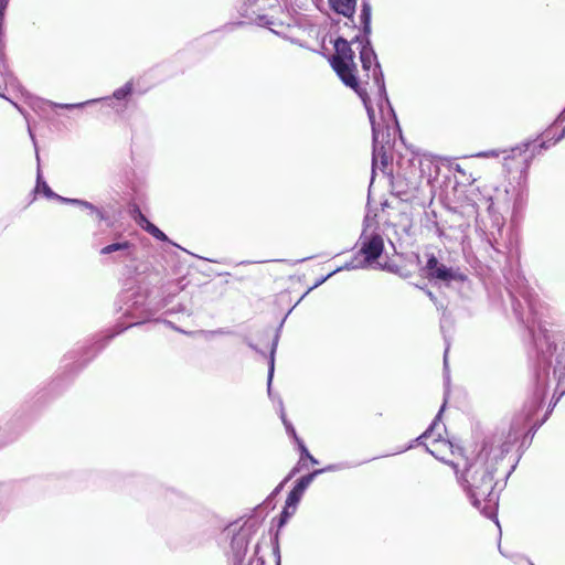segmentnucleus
<instances>
[{
    "mask_svg": "<svg viewBox=\"0 0 565 565\" xmlns=\"http://www.w3.org/2000/svg\"><path fill=\"white\" fill-rule=\"evenodd\" d=\"M547 375L548 373L544 370L543 373H539L536 377V391L534 393L535 407H539L545 398L547 388Z\"/></svg>",
    "mask_w": 565,
    "mask_h": 565,
    "instance_id": "f8f14e48",
    "label": "nucleus"
},
{
    "mask_svg": "<svg viewBox=\"0 0 565 565\" xmlns=\"http://www.w3.org/2000/svg\"><path fill=\"white\" fill-rule=\"evenodd\" d=\"M333 467H328V468H324V469H319V470H315L313 472L307 475V476H303L301 477L297 484L294 487V489L290 491V493L288 494V498H287V505L288 507H296L297 503L300 501L305 490L310 486V483L313 481V479L316 478V476L324 472V471H328V470H332Z\"/></svg>",
    "mask_w": 565,
    "mask_h": 565,
    "instance_id": "423d86ee",
    "label": "nucleus"
},
{
    "mask_svg": "<svg viewBox=\"0 0 565 565\" xmlns=\"http://www.w3.org/2000/svg\"><path fill=\"white\" fill-rule=\"evenodd\" d=\"M307 458H309V460L312 462V463H318L317 459L315 457H312L310 454L309 456H307Z\"/></svg>",
    "mask_w": 565,
    "mask_h": 565,
    "instance_id": "c85d7f7f",
    "label": "nucleus"
},
{
    "mask_svg": "<svg viewBox=\"0 0 565 565\" xmlns=\"http://www.w3.org/2000/svg\"><path fill=\"white\" fill-rule=\"evenodd\" d=\"M96 102H98V99H92V100H87V102L78 103V104H61L58 106L62 108L72 109V108H79L87 104H92V103H96Z\"/></svg>",
    "mask_w": 565,
    "mask_h": 565,
    "instance_id": "5701e85b",
    "label": "nucleus"
},
{
    "mask_svg": "<svg viewBox=\"0 0 565 565\" xmlns=\"http://www.w3.org/2000/svg\"><path fill=\"white\" fill-rule=\"evenodd\" d=\"M334 49L335 54L331 61L333 70L341 81L347 86L354 89V92L360 96L369 115L373 132V164L381 161L384 166L387 163V152L391 150L388 140L390 134L385 132L382 125L375 120L374 109L371 106L367 90L360 84L355 76L356 65L354 63V51L352 50L351 44L347 40L339 38L334 43Z\"/></svg>",
    "mask_w": 565,
    "mask_h": 565,
    "instance_id": "f03ea898",
    "label": "nucleus"
},
{
    "mask_svg": "<svg viewBox=\"0 0 565 565\" xmlns=\"http://www.w3.org/2000/svg\"><path fill=\"white\" fill-rule=\"evenodd\" d=\"M543 362L547 364L548 366L552 364L551 359L546 355V353H543L542 355Z\"/></svg>",
    "mask_w": 565,
    "mask_h": 565,
    "instance_id": "a878e982",
    "label": "nucleus"
},
{
    "mask_svg": "<svg viewBox=\"0 0 565 565\" xmlns=\"http://www.w3.org/2000/svg\"><path fill=\"white\" fill-rule=\"evenodd\" d=\"M63 202H67V203H73V204H78L81 206H84L85 209H88L90 210L92 212H94L97 217L99 220H103L104 218V214L102 211H99L97 207H95L92 203L89 202H86V201H81V200H77V199H62Z\"/></svg>",
    "mask_w": 565,
    "mask_h": 565,
    "instance_id": "2eb2a0df",
    "label": "nucleus"
},
{
    "mask_svg": "<svg viewBox=\"0 0 565 565\" xmlns=\"http://www.w3.org/2000/svg\"><path fill=\"white\" fill-rule=\"evenodd\" d=\"M280 417H281V419H282V423H284V425H285V427H286L287 431H288V433H289V434H290V435H291L296 440H298V437H297V435H296V430H295V428L292 427V425H291L289 422H287L284 411H281Z\"/></svg>",
    "mask_w": 565,
    "mask_h": 565,
    "instance_id": "412c9836",
    "label": "nucleus"
},
{
    "mask_svg": "<svg viewBox=\"0 0 565 565\" xmlns=\"http://www.w3.org/2000/svg\"><path fill=\"white\" fill-rule=\"evenodd\" d=\"M297 443L299 444L301 454L305 455L306 457L309 456L308 449L306 448V446L302 444V441L299 438H298Z\"/></svg>",
    "mask_w": 565,
    "mask_h": 565,
    "instance_id": "393cba45",
    "label": "nucleus"
},
{
    "mask_svg": "<svg viewBox=\"0 0 565 565\" xmlns=\"http://www.w3.org/2000/svg\"><path fill=\"white\" fill-rule=\"evenodd\" d=\"M136 221L139 224V226L142 228H143V225H146V222H149L147 220V217L143 214H141L140 212L138 213V217L136 218Z\"/></svg>",
    "mask_w": 565,
    "mask_h": 565,
    "instance_id": "b1692460",
    "label": "nucleus"
},
{
    "mask_svg": "<svg viewBox=\"0 0 565 565\" xmlns=\"http://www.w3.org/2000/svg\"><path fill=\"white\" fill-rule=\"evenodd\" d=\"M340 269H341V268H338V269L333 270L332 273L328 274V276H327V277H324L323 279H321V280L319 281V284H321V282L326 281L329 277H331L334 273L339 271Z\"/></svg>",
    "mask_w": 565,
    "mask_h": 565,
    "instance_id": "cd10ccee",
    "label": "nucleus"
},
{
    "mask_svg": "<svg viewBox=\"0 0 565 565\" xmlns=\"http://www.w3.org/2000/svg\"><path fill=\"white\" fill-rule=\"evenodd\" d=\"M558 129V126L555 124L552 126L548 130H546L543 135V140L540 143L541 149H547L551 145H555L558 140L563 138L565 135V128H563L562 134L556 136V131Z\"/></svg>",
    "mask_w": 565,
    "mask_h": 565,
    "instance_id": "ddd939ff",
    "label": "nucleus"
},
{
    "mask_svg": "<svg viewBox=\"0 0 565 565\" xmlns=\"http://www.w3.org/2000/svg\"><path fill=\"white\" fill-rule=\"evenodd\" d=\"M135 245L129 241H120L111 243L100 249L102 255H114L115 262L125 260L131 258L135 253Z\"/></svg>",
    "mask_w": 565,
    "mask_h": 565,
    "instance_id": "0eeeda50",
    "label": "nucleus"
},
{
    "mask_svg": "<svg viewBox=\"0 0 565 565\" xmlns=\"http://www.w3.org/2000/svg\"><path fill=\"white\" fill-rule=\"evenodd\" d=\"M361 248L360 252L364 256L363 264L352 265L347 264L343 268L352 269L356 267H364L367 264H371L375 260L384 249V242L380 234L377 233H369L366 230L362 233L360 237Z\"/></svg>",
    "mask_w": 565,
    "mask_h": 565,
    "instance_id": "39448f33",
    "label": "nucleus"
},
{
    "mask_svg": "<svg viewBox=\"0 0 565 565\" xmlns=\"http://www.w3.org/2000/svg\"><path fill=\"white\" fill-rule=\"evenodd\" d=\"M277 347V340L274 342L271 353H270V361H269V370H268V392L270 393V385L274 376V354Z\"/></svg>",
    "mask_w": 565,
    "mask_h": 565,
    "instance_id": "a211bd4d",
    "label": "nucleus"
},
{
    "mask_svg": "<svg viewBox=\"0 0 565 565\" xmlns=\"http://www.w3.org/2000/svg\"><path fill=\"white\" fill-rule=\"evenodd\" d=\"M361 22L365 33L371 31V4L366 1L362 3V10L360 14Z\"/></svg>",
    "mask_w": 565,
    "mask_h": 565,
    "instance_id": "4468645a",
    "label": "nucleus"
},
{
    "mask_svg": "<svg viewBox=\"0 0 565 565\" xmlns=\"http://www.w3.org/2000/svg\"><path fill=\"white\" fill-rule=\"evenodd\" d=\"M447 354H448V349L445 351V355H444L445 367H447Z\"/></svg>",
    "mask_w": 565,
    "mask_h": 565,
    "instance_id": "7c9ffc66",
    "label": "nucleus"
},
{
    "mask_svg": "<svg viewBox=\"0 0 565 565\" xmlns=\"http://www.w3.org/2000/svg\"><path fill=\"white\" fill-rule=\"evenodd\" d=\"M531 145H532L531 142H526V143H524L522 146H518L511 150L501 151V153L504 154V157H503L504 161H508L511 158H514L516 156H521L522 153H525L529 150ZM499 156H500V152L497 150L483 151V152H479L477 154V157H480V158L499 157Z\"/></svg>",
    "mask_w": 565,
    "mask_h": 565,
    "instance_id": "6e6552de",
    "label": "nucleus"
},
{
    "mask_svg": "<svg viewBox=\"0 0 565 565\" xmlns=\"http://www.w3.org/2000/svg\"><path fill=\"white\" fill-rule=\"evenodd\" d=\"M132 92V84L130 82L126 83L122 87L116 89L114 92V97L116 99H122L130 95Z\"/></svg>",
    "mask_w": 565,
    "mask_h": 565,
    "instance_id": "f3484780",
    "label": "nucleus"
},
{
    "mask_svg": "<svg viewBox=\"0 0 565 565\" xmlns=\"http://www.w3.org/2000/svg\"><path fill=\"white\" fill-rule=\"evenodd\" d=\"M330 7L339 14L352 17L355 11L356 0H328Z\"/></svg>",
    "mask_w": 565,
    "mask_h": 565,
    "instance_id": "1a4fd4ad",
    "label": "nucleus"
},
{
    "mask_svg": "<svg viewBox=\"0 0 565 565\" xmlns=\"http://www.w3.org/2000/svg\"><path fill=\"white\" fill-rule=\"evenodd\" d=\"M521 433L519 423L498 429L483 440L481 450L473 459L463 460V467L457 473L472 504L488 518L495 516L498 507L499 497L493 491L497 465L519 440Z\"/></svg>",
    "mask_w": 565,
    "mask_h": 565,
    "instance_id": "f257e3e1",
    "label": "nucleus"
},
{
    "mask_svg": "<svg viewBox=\"0 0 565 565\" xmlns=\"http://www.w3.org/2000/svg\"><path fill=\"white\" fill-rule=\"evenodd\" d=\"M36 191L38 192H43L44 195L47 196V198H57L61 201L63 199L62 196L56 195L55 193H53L52 190L50 189V186L46 184V182L41 180L40 171H38Z\"/></svg>",
    "mask_w": 565,
    "mask_h": 565,
    "instance_id": "dca6fc26",
    "label": "nucleus"
},
{
    "mask_svg": "<svg viewBox=\"0 0 565 565\" xmlns=\"http://www.w3.org/2000/svg\"><path fill=\"white\" fill-rule=\"evenodd\" d=\"M354 43H358V49H360V60H361L363 70L367 73V76L372 78L373 86L376 89V94L381 102V105H380L381 111L383 113V104H386L387 114L391 117H393V120L396 122L395 115L388 104V99L386 96L384 75L381 70V65L377 62V57H376L374 50L370 45L369 41L365 44H363L362 42H359V41H355Z\"/></svg>",
    "mask_w": 565,
    "mask_h": 565,
    "instance_id": "7ed1b4c3",
    "label": "nucleus"
},
{
    "mask_svg": "<svg viewBox=\"0 0 565 565\" xmlns=\"http://www.w3.org/2000/svg\"><path fill=\"white\" fill-rule=\"evenodd\" d=\"M153 224L149 221V222H146V225H143V230L146 232H150V228H152Z\"/></svg>",
    "mask_w": 565,
    "mask_h": 565,
    "instance_id": "bb28decb",
    "label": "nucleus"
},
{
    "mask_svg": "<svg viewBox=\"0 0 565 565\" xmlns=\"http://www.w3.org/2000/svg\"><path fill=\"white\" fill-rule=\"evenodd\" d=\"M29 134H30V137H31V139H32V141H33L34 146H36V143H35V138H34V136H33V134H32V131H31V128H30V127H29Z\"/></svg>",
    "mask_w": 565,
    "mask_h": 565,
    "instance_id": "c756f323",
    "label": "nucleus"
},
{
    "mask_svg": "<svg viewBox=\"0 0 565 565\" xmlns=\"http://www.w3.org/2000/svg\"><path fill=\"white\" fill-rule=\"evenodd\" d=\"M248 545V534L245 530L239 531L232 540V548L236 554L237 558H242Z\"/></svg>",
    "mask_w": 565,
    "mask_h": 565,
    "instance_id": "9b49d317",
    "label": "nucleus"
},
{
    "mask_svg": "<svg viewBox=\"0 0 565 565\" xmlns=\"http://www.w3.org/2000/svg\"><path fill=\"white\" fill-rule=\"evenodd\" d=\"M431 164H433L431 159L426 156H424L423 158L419 159V167H420L422 173L426 172V168L430 169Z\"/></svg>",
    "mask_w": 565,
    "mask_h": 565,
    "instance_id": "4be33fe9",
    "label": "nucleus"
},
{
    "mask_svg": "<svg viewBox=\"0 0 565 565\" xmlns=\"http://www.w3.org/2000/svg\"><path fill=\"white\" fill-rule=\"evenodd\" d=\"M440 265L441 264H439L438 259L434 255L429 256L426 267H425L429 278H430V271H435Z\"/></svg>",
    "mask_w": 565,
    "mask_h": 565,
    "instance_id": "6ab92c4d",
    "label": "nucleus"
},
{
    "mask_svg": "<svg viewBox=\"0 0 565 565\" xmlns=\"http://www.w3.org/2000/svg\"><path fill=\"white\" fill-rule=\"evenodd\" d=\"M430 278L443 280L449 282L451 280H463L465 277L454 271L450 268H447L445 265H440L435 271H430Z\"/></svg>",
    "mask_w": 565,
    "mask_h": 565,
    "instance_id": "9d476101",
    "label": "nucleus"
},
{
    "mask_svg": "<svg viewBox=\"0 0 565 565\" xmlns=\"http://www.w3.org/2000/svg\"><path fill=\"white\" fill-rule=\"evenodd\" d=\"M444 407H441L436 419L433 422L429 428L422 436H419L418 440H423L422 443L426 447V450L430 452L435 458L448 462L446 455L448 452L454 455L455 451L450 441L441 439V431L445 430V427L438 422V419ZM449 463L454 467L456 473H458L460 463L455 461H449Z\"/></svg>",
    "mask_w": 565,
    "mask_h": 565,
    "instance_id": "20e7f679",
    "label": "nucleus"
},
{
    "mask_svg": "<svg viewBox=\"0 0 565 565\" xmlns=\"http://www.w3.org/2000/svg\"><path fill=\"white\" fill-rule=\"evenodd\" d=\"M149 234L162 242H166L168 239L166 234L161 230H159L156 225H153L152 228H150Z\"/></svg>",
    "mask_w": 565,
    "mask_h": 565,
    "instance_id": "aec40b11",
    "label": "nucleus"
}]
</instances>
